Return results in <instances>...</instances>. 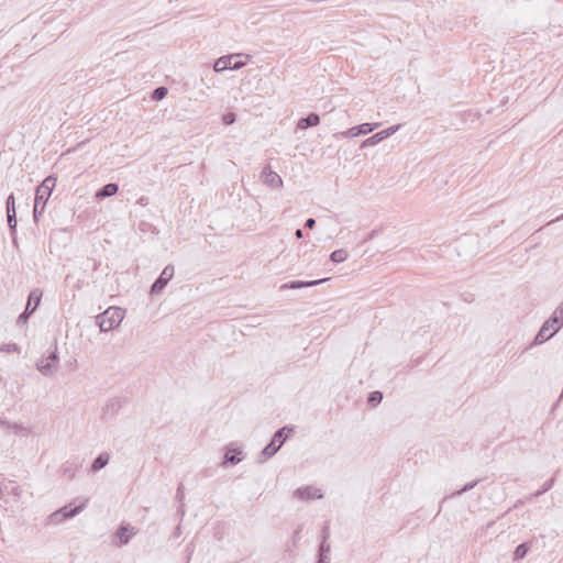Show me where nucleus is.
Masks as SVG:
<instances>
[{
	"label": "nucleus",
	"mask_w": 563,
	"mask_h": 563,
	"mask_svg": "<svg viewBox=\"0 0 563 563\" xmlns=\"http://www.w3.org/2000/svg\"><path fill=\"white\" fill-rule=\"evenodd\" d=\"M55 187V178L46 177L42 184L36 188L33 217L37 221L38 216L44 211L46 202L48 201L52 191Z\"/></svg>",
	"instance_id": "f257e3e1"
},
{
	"label": "nucleus",
	"mask_w": 563,
	"mask_h": 563,
	"mask_svg": "<svg viewBox=\"0 0 563 563\" xmlns=\"http://www.w3.org/2000/svg\"><path fill=\"white\" fill-rule=\"evenodd\" d=\"M124 318V310L119 307H109L104 312L97 316L96 321L100 331L108 332L120 325Z\"/></svg>",
	"instance_id": "f03ea898"
},
{
	"label": "nucleus",
	"mask_w": 563,
	"mask_h": 563,
	"mask_svg": "<svg viewBox=\"0 0 563 563\" xmlns=\"http://www.w3.org/2000/svg\"><path fill=\"white\" fill-rule=\"evenodd\" d=\"M89 499H85L79 506H76L75 508L68 509V506H64L59 508L58 510L52 512L47 517V523L48 525H59L66 519L73 518L80 514L87 506Z\"/></svg>",
	"instance_id": "7ed1b4c3"
},
{
	"label": "nucleus",
	"mask_w": 563,
	"mask_h": 563,
	"mask_svg": "<svg viewBox=\"0 0 563 563\" xmlns=\"http://www.w3.org/2000/svg\"><path fill=\"white\" fill-rule=\"evenodd\" d=\"M58 361L57 345L55 343L54 350L36 362V368L42 375L52 376L57 369Z\"/></svg>",
	"instance_id": "20e7f679"
},
{
	"label": "nucleus",
	"mask_w": 563,
	"mask_h": 563,
	"mask_svg": "<svg viewBox=\"0 0 563 563\" xmlns=\"http://www.w3.org/2000/svg\"><path fill=\"white\" fill-rule=\"evenodd\" d=\"M288 430L289 432L292 431V428H287V427H284L282 429H279L278 431H276V433L274 434L272 441L263 449L262 451V455L265 457V459H269L272 457L273 455H275L277 453V451L280 449V446L283 445V443L285 442L286 440V435L284 434V432Z\"/></svg>",
	"instance_id": "39448f33"
},
{
	"label": "nucleus",
	"mask_w": 563,
	"mask_h": 563,
	"mask_svg": "<svg viewBox=\"0 0 563 563\" xmlns=\"http://www.w3.org/2000/svg\"><path fill=\"white\" fill-rule=\"evenodd\" d=\"M236 57H240V55L232 54V55L222 56V57L218 58L216 60V63L213 64L214 71L220 73L225 69H233V70L241 69L242 67H244L245 63L241 62V60H236V62L232 63V60L235 59Z\"/></svg>",
	"instance_id": "423d86ee"
},
{
	"label": "nucleus",
	"mask_w": 563,
	"mask_h": 563,
	"mask_svg": "<svg viewBox=\"0 0 563 563\" xmlns=\"http://www.w3.org/2000/svg\"><path fill=\"white\" fill-rule=\"evenodd\" d=\"M136 534V529L130 525H122L113 536V544L117 547L125 545L130 539Z\"/></svg>",
	"instance_id": "0eeeda50"
},
{
	"label": "nucleus",
	"mask_w": 563,
	"mask_h": 563,
	"mask_svg": "<svg viewBox=\"0 0 563 563\" xmlns=\"http://www.w3.org/2000/svg\"><path fill=\"white\" fill-rule=\"evenodd\" d=\"M174 276V266L167 265L151 287V294H159Z\"/></svg>",
	"instance_id": "6e6552de"
},
{
	"label": "nucleus",
	"mask_w": 563,
	"mask_h": 563,
	"mask_svg": "<svg viewBox=\"0 0 563 563\" xmlns=\"http://www.w3.org/2000/svg\"><path fill=\"white\" fill-rule=\"evenodd\" d=\"M399 128H400V124H396V125H391V126L387 128L386 130L375 133L371 137L363 141L361 147H367V146H373V145L378 144L383 140H385V139L389 137L390 135H393L394 133H396L399 130Z\"/></svg>",
	"instance_id": "1a4fd4ad"
},
{
	"label": "nucleus",
	"mask_w": 563,
	"mask_h": 563,
	"mask_svg": "<svg viewBox=\"0 0 563 563\" xmlns=\"http://www.w3.org/2000/svg\"><path fill=\"white\" fill-rule=\"evenodd\" d=\"M262 181L273 188H280L283 186L282 177L271 169V166H265L261 173Z\"/></svg>",
	"instance_id": "9d476101"
},
{
	"label": "nucleus",
	"mask_w": 563,
	"mask_h": 563,
	"mask_svg": "<svg viewBox=\"0 0 563 563\" xmlns=\"http://www.w3.org/2000/svg\"><path fill=\"white\" fill-rule=\"evenodd\" d=\"M378 126L379 123H363L357 126L347 129L346 131H343L341 135L344 137H355L358 135H365L373 132Z\"/></svg>",
	"instance_id": "9b49d317"
},
{
	"label": "nucleus",
	"mask_w": 563,
	"mask_h": 563,
	"mask_svg": "<svg viewBox=\"0 0 563 563\" xmlns=\"http://www.w3.org/2000/svg\"><path fill=\"white\" fill-rule=\"evenodd\" d=\"M296 495L300 499H314V498L321 499L323 497L320 489H318L313 486L300 487L296 490Z\"/></svg>",
	"instance_id": "f8f14e48"
},
{
	"label": "nucleus",
	"mask_w": 563,
	"mask_h": 563,
	"mask_svg": "<svg viewBox=\"0 0 563 563\" xmlns=\"http://www.w3.org/2000/svg\"><path fill=\"white\" fill-rule=\"evenodd\" d=\"M324 282H327V278H322V279H318V280H309V282L292 280V282L283 284L280 286V290L288 289V288L289 289H299V288H305V287H312V286L322 284Z\"/></svg>",
	"instance_id": "ddd939ff"
},
{
	"label": "nucleus",
	"mask_w": 563,
	"mask_h": 563,
	"mask_svg": "<svg viewBox=\"0 0 563 563\" xmlns=\"http://www.w3.org/2000/svg\"><path fill=\"white\" fill-rule=\"evenodd\" d=\"M320 123V117L317 113H310L306 118L299 119L297 123V128L300 130H306L310 126H316Z\"/></svg>",
	"instance_id": "4468645a"
},
{
	"label": "nucleus",
	"mask_w": 563,
	"mask_h": 563,
	"mask_svg": "<svg viewBox=\"0 0 563 563\" xmlns=\"http://www.w3.org/2000/svg\"><path fill=\"white\" fill-rule=\"evenodd\" d=\"M119 190V187L114 183H109L104 185L100 190L97 191L96 197L99 199L111 197L115 195Z\"/></svg>",
	"instance_id": "2eb2a0df"
},
{
	"label": "nucleus",
	"mask_w": 563,
	"mask_h": 563,
	"mask_svg": "<svg viewBox=\"0 0 563 563\" xmlns=\"http://www.w3.org/2000/svg\"><path fill=\"white\" fill-rule=\"evenodd\" d=\"M541 327H543L544 330H547L548 332H550L552 336H554L563 327V324H561L556 320V317L551 316L547 321H544V323Z\"/></svg>",
	"instance_id": "dca6fc26"
},
{
	"label": "nucleus",
	"mask_w": 563,
	"mask_h": 563,
	"mask_svg": "<svg viewBox=\"0 0 563 563\" xmlns=\"http://www.w3.org/2000/svg\"><path fill=\"white\" fill-rule=\"evenodd\" d=\"M110 456L108 453L99 454L92 462L91 470L98 472L109 463Z\"/></svg>",
	"instance_id": "f3484780"
},
{
	"label": "nucleus",
	"mask_w": 563,
	"mask_h": 563,
	"mask_svg": "<svg viewBox=\"0 0 563 563\" xmlns=\"http://www.w3.org/2000/svg\"><path fill=\"white\" fill-rule=\"evenodd\" d=\"M241 453L242 452L240 450L229 449L224 455V463L238 464L242 460L241 457H239Z\"/></svg>",
	"instance_id": "a211bd4d"
},
{
	"label": "nucleus",
	"mask_w": 563,
	"mask_h": 563,
	"mask_svg": "<svg viewBox=\"0 0 563 563\" xmlns=\"http://www.w3.org/2000/svg\"><path fill=\"white\" fill-rule=\"evenodd\" d=\"M330 551H331L330 544L325 541H322L320 544V549H319L320 555H319L318 563H330L329 558H328V553Z\"/></svg>",
	"instance_id": "6ab92c4d"
},
{
	"label": "nucleus",
	"mask_w": 563,
	"mask_h": 563,
	"mask_svg": "<svg viewBox=\"0 0 563 563\" xmlns=\"http://www.w3.org/2000/svg\"><path fill=\"white\" fill-rule=\"evenodd\" d=\"M15 217H16L15 214L7 213L8 225H9L10 231H11V236H12L13 244H16V218Z\"/></svg>",
	"instance_id": "aec40b11"
},
{
	"label": "nucleus",
	"mask_w": 563,
	"mask_h": 563,
	"mask_svg": "<svg viewBox=\"0 0 563 563\" xmlns=\"http://www.w3.org/2000/svg\"><path fill=\"white\" fill-rule=\"evenodd\" d=\"M551 338H552V335L550 334V332H548L547 330H544L543 327H541L539 332L537 333L534 340H533V343L536 345H539V344H542V343L547 342Z\"/></svg>",
	"instance_id": "412c9836"
},
{
	"label": "nucleus",
	"mask_w": 563,
	"mask_h": 563,
	"mask_svg": "<svg viewBox=\"0 0 563 563\" xmlns=\"http://www.w3.org/2000/svg\"><path fill=\"white\" fill-rule=\"evenodd\" d=\"M346 258H347V252L344 249L335 250L330 255V260L334 263H342Z\"/></svg>",
	"instance_id": "4be33fe9"
},
{
	"label": "nucleus",
	"mask_w": 563,
	"mask_h": 563,
	"mask_svg": "<svg viewBox=\"0 0 563 563\" xmlns=\"http://www.w3.org/2000/svg\"><path fill=\"white\" fill-rule=\"evenodd\" d=\"M528 551H529V547L527 543L519 544L514 552V560L515 561L522 560L527 555Z\"/></svg>",
	"instance_id": "5701e85b"
},
{
	"label": "nucleus",
	"mask_w": 563,
	"mask_h": 563,
	"mask_svg": "<svg viewBox=\"0 0 563 563\" xmlns=\"http://www.w3.org/2000/svg\"><path fill=\"white\" fill-rule=\"evenodd\" d=\"M4 490L8 492L9 494L13 495L16 498H20L22 495L21 486H19L15 483H12V482L9 485L4 486Z\"/></svg>",
	"instance_id": "b1692460"
},
{
	"label": "nucleus",
	"mask_w": 563,
	"mask_h": 563,
	"mask_svg": "<svg viewBox=\"0 0 563 563\" xmlns=\"http://www.w3.org/2000/svg\"><path fill=\"white\" fill-rule=\"evenodd\" d=\"M8 428L13 430L14 433H24V434H30L31 433V428L25 427L22 423H16V422L8 423Z\"/></svg>",
	"instance_id": "393cba45"
},
{
	"label": "nucleus",
	"mask_w": 563,
	"mask_h": 563,
	"mask_svg": "<svg viewBox=\"0 0 563 563\" xmlns=\"http://www.w3.org/2000/svg\"><path fill=\"white\" fill-rule=\"evenodd\" d=\"M553 484H554V478L552 477V478L548 479V481L543 484V486H541V489H539V490L534 492V493L531 495V497H539V496H541L542 494H544V493H547L548 490H550V489L552 488Z\"/></svg>",
	"instance_id": "a878e982"
},
{
	"label": "nucleus",
	"mask_w": 563,
	"mask_h": 563,
	"mask_svg": "<svg viewBox=\"0 0 563 563\" xmlns=\"http://www.w3.org/2000/svg\"><path fill=\"white\" fill-rule=\"evenodd\" d=\"M35 309V307L30 308V302H27L25 310L18 318V323H25Z\"/></svg>",
	"instance_id": "bb28decb"
},
{
	"label": "nucleus",
	"mask_w": 563,
	"mask_h": 563,
	"mask_svg": "<svg viewBox=\"0 0 563 563\" xmlns=\"http://www.w3.org/2000/svg\"><path fill=\"white\" fill-rule=\"evenodd\" d=\"M168 90L166 87L164 86H161V87H157L156 89H154L153 93H152V98L154 100H162L163 98L166 97Z\"/></svg>",
	"instance_id": "cd10ccee"
},
{
	"label": "nucleus",
	"mask_w": 563,
	"mask_h": 563,
	"mask_svg": "<svg viewBox=\"0 0 563 563\" xmlns=\"http://www.w3.org/2000/svg\"><path fill=\"white\" fill-rule=\"evenodd\" d=\"M0 352H5V353H19L20 352V347L16 343H5V344H2L0 345Z\"/></svg>",
	"instance_id": "c85d7f7f"
},
{
	"label": "nucleus",
	"mask_w": 563,
	"mask_h": 563,
	"mask_svg": "<svg viewBox=\"0 0 563 563\" xmlns=\"http://www.w3.org/2000/svg\"><path fill=\"white\" fill-rule=\"evenodd\" d=\"M7 213L15 214V199L13 194H11L7 199Z\"/></svg>",
	"instance_id": "c756f323"
},
{
	"label": "nucleus",
	"mask_w": 563,
	"mask_h": 563,
	"mask_svg": "<svg viewBox=\"0 0 563 563\" xmlns=\"http://www.w3.org/2000/svg\"><path fill=\"white\" fill-rule=\"evenodd\" d=\"M41 298H42V292L37 289H34L29 295V302L31 303V301H35L34 307L36 308L41 301Z\"/></svg>",
	"instance_id": "7c9ffc66"
},
{
	"label": "nucleus",
	"mask_w": 563,
	"mask_h": 563,
	"mask_svg": "<svg viewBox=\"0 0 563 563\" xmlns=\"http://www.w3.org/2000/svg\"><path fill=\"white\" fill-rule=\"evenodd\" d=\"M383 394L380 391H372L368 396V402L372 405H377L382 401Z\"/></svg>",
	"instance_id": "2f4dec72"
},
{
	"label": "nucleus",
	"mask_w": 563,
	"mask_h": 563,
	"mask_svg": "<svg viewBox=\"0 0 563 563\" xmlns=\"http://www.w3.org/2000/svg\"><path fill=\"white\" fill-rule=\"evenodd\" d=\"M553 317H556V320L563 324V301L556 307V309L552 313Z\"/></svg>",
	"instance_id": "473e14b6"
},
{
	"label": "nucleus",
	"mask_w": 563,
	"mask_h": 563,
	"mask_svg": "<svg viewBox=\"0 0 563 563\" xmlns=\"http://www.w3.org/2000/svg\"><path fill=\"white\" fill-rule=\"evenodd\" d=\"M478 484V481H474L472 483L466 484L463 488L460 490L453 493V495H462L463 493H466L471 489H473Z\"/></svg>",
	"instance_id": "72a5a7b5"
},
{
	"label": "nucleus",
	"mask_w": 563,
	"mask_h": 563,
	"mask_svg": "<svg viewBox=\"0 0 563 563\" xmlns=\"http://www.w3.org/2000/svg\"><path fill=\"white\" fill-rule=\"evenodd\" d=\"M222 121L225 125L233 124L235 122V114L232 112H228L223 115Z\"/></svg>",
	"instance_id": "f704fd0d"
},
{
	"label": "nucleus",
	"mask_w": 563,
	"mask_h": 563,
	"mask_svg": "<svg viewBox=\"0 0 563 563\" xmlns=\"http://www.w3.org/2000/svg\"><path fill=\"white\" fill-rule=\"evenodd\" d=\"M118 407H119V400H117V399H110V400L107 402V405H106V407H104V410H112V411H114V410H117V409H118Z\"/></svg>",
	"instance_id": "c9c22d12"
},
{
	"label": "nucleus",
	"mask_w": 563,
	"mask_h": 563,
	"mask_svg": "<svg viewBox=\"0 0 563 563\" xmlns=\"http://www.w3.org/2000/svg\"><path fill=\"white\" fill-rule=\"evenodd\" d=\"M316 225V220L313 218H309L305 222V227L308 229H313Z\"/></svg>",
	"instance_id": "e433bc0d"
},
{
	"label": "nucleus",
	"mask_w": 563,
	"mask_h": 563,
	"mask_svg": "<svg viewBox=\"0 0 563 563\" xmlns=\"http://www.w3.org/2000/svg\"><path fill=\"white\" fill-rule=\"evenodd\" d=\"M322 532H323V541H325V542H327V539L329 538V527H328V526H325V527L323 528V531H322Z\"/></svg>",
	"instance_id": "4c0bfd02"
},
{
	"label": "nucleus",
	"mask_w": 563,
	"mask_h": 563,
	"mask_svg": "<svg viewBox=\"0 0 563 563\" xmlns=\"http://www.w3.org/2000/svg\"><path fill=\"white\" fill-rule=\"evenodd\" d=\"M295 235L297 239H301L303 238V232L301 229H297L296 232H295Z\"/></svg>",
	"instance_id": "58836bf2"
},
{
	"label": "nucleus",
	"mask_w": 563,
	"mask_h": 563,
	"mask_svg": "<svg viewBox=\"0 0 563 563\" xmlns=\"http://www.w3.org/2000/svg\"><path fill=\"white\" fill-rule=\"evenodd\" d=\"M493 525H494V522H493V521H492V522H488L487 527L489 528V527H492Z\"/></svg>",
	"instance_id": "ea45409f"
},
{
	"label": "nucleus",
	"mask_w": 563,
	"mask_h": 563,
	"mask_svg": "<svg viewBox=\"0 0 563 563\" xmlns=\"http://www.w3.org/2000/svg\"><path fill=\"white\" fill-rule=\"evenodd\" d=\"M561 219H563V214L556 218V220H561Z\"/></svg>",
	"instance_id": "a19ab883"
}]
</instances>
